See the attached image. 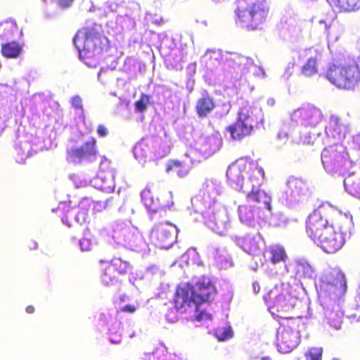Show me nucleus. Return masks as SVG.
Segmentation results:
<instances>
[{
  "label": "nucleus",
  "instance_id": "f257e3e1",
  "mask_svg": "<svg viewBox=\"0 0 360 360\" xmlns=\"http://www.w3.org/2000/svg\"><path fill=\"white\" fill-rule=\"evenodd\" d=\"M352 217L330 204H321L305 221L307 236L328 254L339 251L345 244L344 229Z\"/></svg>",
  "mask_w": 360,
  "mask_h": 360
},
{
  "label": "nucleus",
  "instance_id": "f03ea898",
  "mask_svg": "<svg viewBox=\"0 0 360 360\" xmlns=\"http://www.w3.org/2000/svg\"><path fill=\"white\" fill-rule=\"evenodd\" d=\"M217 292L212 281L207 277L199 279L194 285L184 283L177 287L174 296V307L178 310L194 306L198 309L201 304L210 301Z\"/></svg>",
  "mask_w": 360,
  "mask_h": 360
},
{
  "label": "nucleus",
  "instance_id": "7ed1b4c3",
  "mask_svg": "<svg viewBox=\"0 0 360 360\" xmlns=\"http://www.w3.org/2000/svg\"><path fill=\"white\" fill-rule=\"evenodd\" d=\"M269 13L266 0H238L235 21L248 30H255L264 24Z\"/></svg>",
  "mask_w": 360,
  "mask_h": 360
},
{
  "label": "nucleus",
  "instance_id": "20e7f679",
  "mask_svg": "<svg viewBox=\"0 0 360 360\" xmlns=\"http://www.w3.org/2000/svg\"><path fill=\"white\" fill-rule=\"evenodd\" d=\"M73 42L80 58L84 60L98 57L110 48L108 38L94 27H84L79 30Z\"/></svg>",
  "mask_w": 360,
  "mask_h": 360
},
{
  "label": "nucleus",
  "instance_id": "39448f33",
  "mask_svg": "<svg viewBox=\"0 0 360 360\" xmlns=\"http://www.w3.org/2000/svg\"><path fill=\"white\" fill-rule=\"evenodd\" d=\"M264 300L270 312L278 318L279 329L299 333L302 322L301 318L288 317L279 314L292 307L288 303L286 295L283 289L276 287L271 289L265 296Z\"/></svg>",
  "mask_w": 360,
  "mask_h": 360
},
{
  "label": "nucleus",
  "instance_id": "423d86ee",
  "mask_svg": "<svg viewBox=\"0 0 360 360\" xmlns=\"http://www.w3.org/2000/svg\"><path fill=\"white\" fill-rule=\"evenodd\" d=\"M248 204L240 205L238 208L241 221L255 226L264 219V210H270V197L260 190L251 191L246 195Z\"/></svg>",
  "mask_w": 360,
  "mask_h": 360
},
{
  "label": "nucleus",
  "instance_id": "0eeeda50",
  "mask_svg": "<svg viewBox=\"0 0 360 360\" xmlns=\"http://www.w3.org/2000/svg\"><path fill=\"white\" fill-rule=\"evenodd\" d=\"M247 169L250 172V181L252 183V191L259 190L258 188L264 179V169L243 158L236 160L227 169L226 176L230 186L235 189H241L243 183V174Z\"/></svg>",
  "mask_w": 360,
  "mask_h": 360
},
{
  "label": "nucleus",
  "instance_id": "6e6552de",
  "mask_svg": "<svg viewBox=\"0 0 360 360\" xmlns=\"http://www.w3.org/2000/svg\"><path fill=\"white\" fill-rule=\"evenodd\" d=\"M326 77L338 89L354 91L360 84V68L355 63L333 64L327 70Z\"/></svg>",
  "mask_w": 360,
  "mask_h": 360
},
{
  "label": "nucleus",
  "instance_id": "1a4fd4ad",
  "mask_svg": "<svg viewBox=\"0 0 360 360\" xmlns=\"http://www.w3.org/2000/svg\"><path fill=\"white\" fill-rule=\"evenodd\" d=\"M348 155L345 147L336 143L326 147L321 153V161L328 172H334L344 168Z\"/></svg>",
  "mask_w": 360,
  "mask_h": 360
},
{
  "label": "nucleus",
  "instance_id": "9d476101",
  "mask_svg": "<svg viewBox=\"0 0 360 360\" xmlns=\"http://www.w3.org/2000/svg\"><path fill=\"white\" fill-rule=\"evenodd\" d=\"M253 128V118L250 116L249 110L242 108L238 112L236 120L229 125L226 130L230 134L232 139L240 141L250 136Z\"/></svg>",
  "mask_w": 360,
  "mask_h": 360
},
{
  "label": "nucleus",
  "instance_id": "9b49d317",
  "mask_svg": "<svg viewBox=\"0 0 360 360\" xmlns=\"http://www.w3.org/2000/svg\"><path fill=\"white\" fill-rule=\"evenodd\" d=\"M177 231L178 229L175 225L165 221L155 224L150 235L160 247L167 249L176 242Z\"/></svg>",
  "mask_w": 360,
  "mask_h": 360
},
{
  "label": "nucleus",
  "instance_id": "f8f14e48",
  "mask_svg": "<svg viewBox=\"0 0 360 360\" xmlns=\"http://www.w3.org/2000/svg\"><path fill=\"white\" fill-rule=\"evenodd\" d=\"M130 269L129 264L120 258H115L107 262L101 275L102 283L106 285H113L118 282L119 276L126 274Z\"/></svg>",
  "mask_w": 360,
  "mask_h": 360
},
{
  "label": "nucleus",
  "instance_id": "ddd939ff",
  "mask_svg": "<svg viewBox=\"0 0 360 360\" xmlns=\"http://www.w3.org/2000/svg\"><path fill=\"white\" fill-rule=\"evenodd\" d=\"M141 201L146 209L152 212L169 208L173 205L172 195L171 193H162L160 198H158L155 200L151 191L147 188L141 192Z\"/></svg>",
  "mask_w": 360,
  "mask_h": 360
},
{
  "label": "nucleus",
  "instance_id": "4468645a",
  "mask_svg": "<svg viewBox=\"0 0 360 360\" xmlns=\"http://www.w3.org/2000/svg\"><path fill=\"white\" fill-rule=\"evenodd\" d=\"M299 333L278 329L277 347L280 352L286 354L295 348L298 343Z\"/></svg>",
  "mask_w": 360,
  "mask_h": 360
},
{
  "label": "nucleus",
  "instance_id": "2eb2a0df",
  "mask_svg": "<svg viewBox=\"0 0 360 360\" xmlns=\"http://www.w3.org/2000/svg\"><path fill=\"white\" fill-rule=\"evenodd\" d=\"M96 154V141L94 138H91L89 141L85 142L81 147L72 148L68 152V158L72 161L89 158Z\"/></svg>",
  "mask_w": 360,
  "mask_h": 360
},
{
  "label": "nucleus",
  "instance_id": "dca6fc26",
  "mask_svg": "<svg viewBox=\"0 0 360 360\" xmlns=\"http://www.w3.org/2000/svg\"><path fill=\"white\" fill-rule=\"evenodd\" d=\"M215 107L214 98L207 91H205L197 99L195 110L199 117L204 118L211 113Z\"/></svg>",
  "mask_w": 360,
  "mask_h": 360
},
{
  "label": "nucleus",
  "instance_id": "f3484780",
  "mask_svg": "<svg viewBox=\"0 0 360 360\" xmlns=\"http://www.w3.org/2000/svg\"><path fill=\"white\" fill-rule=\"evenodd\" d=\"M320 110L314 106L307 105L295 110L292 113V117L295 121H303L311 124L319 117Z\"/></svg>",
  "mask_w": 360,
  "mask_h": 360
},
{
  "label": "nucleus",
  "instance_id": "a211bd4d",
  "mask_svg": "<svg viewBox=\"0 0 360 360\" xmlns=\"http://www.w3.org/2000/svg\"><path fill=\"white\" fill-rule=\"evenodd\" d=\"M325 130L328 136L340 139L345 136L347 127L340 117L332 115L329 118L328 125L326 127Z\"/></svg>",
  "mask_w": 360,
  "mask_h": 360
},
{
  "label": "nucleus",
  "instance_id": "6ab92c4d",
  "mask_svg": "<svg viewBox=\"0 0 360 360\" xmlns=\"http://www.w3.org/2000/svg\"><path fill=\"white\" fill-rule=\"evenodd\" d=\"M347 289L346 281L345 276L342 274L339 275L335 278V283H331L327 284V290L328 291V295H333L331 299L334 301L342 295Z\"/></svg>",
  "mask_w": 360,
  "mask_h": 360
},
{
  "label": "nucleus",
  "instance_id": "aec40b11",
  "mask_svg": "<svg viewBox=\"0 0 360 360\" xmlns=\"http://www.w3.org/2000/svg\"><path fill=\"white\" fill-rule=\"evenodd\" d=\"M323 315L329 325L337 329L340 328L342 313L338 304L324 308Z\"/></svg>",
  "mask_w": 360,
  "mask_h": 360
},
{
  "label": "nucleus",
  "instance_id": "412c9836",
  "mask_svg": "<svg viewBox=\"0 0 360 360\" xmlns=\"http://www.w3.org/2000/svg\"><path fill=\"white\" fill-rule=\"evenodd\" d=\"M22 51V46L15 41H11L1 44V53L6 58H16Z\"/></svg>",
  "mask_w": 360,
  "mask_h": 360
},
{
  "label": "nucleus",
  "instance_id": "4be33fe9",
  "mask_svg": "<svg viewBox=\"0 0 360 360\" xmlns=\"http://www.w3.org/2000/svg\"><path fill=\"white\" fill-rule=\"evenodd\" d=\"M167 173H174L180 177L185 176L189 172L188 165L178 160H169L165 167Z\"/></svg>",
  "mask_w": 360,
  "mask_h": 360
},
{
  "label": "nucleus",
  "instance_id": "5701e85b",
  "mask_svg": "<svg viewBox=\"0 0 360 360\" xmlns=\"http://www.w3.org/2000/svg\"><path fill=\"white\" fill-rule=\"evenodd\" d=\"M1 22L5 40H8L15 36L22 35V30L13 20H7Z\"/></svg>",
  "mask_w": 360,
  "mask_h": 360
},
{
  "label": "nucleus",
  "instance_id": "b1692460",
  "mask_svg": "<svg viewBox=\"0 0 360 360\" xmlns=\"http://www.w3.org/2000/svg\"><path fill=\"white\" fill-rule=\"evenodd\" d=\"M208 226L217 233L224 235L227 231V224L220 216L213 214L207 219Z\"/></svg>",
  "mask_w": 360,
  "mask_h": 360
},
{
  "label": "nucleus",
  "instance_id": "393cba45",
  "mask_svg": "<svg viewBox=\"0 0 360 360\" xmlns=\"http://www.w3.org/2000/svg\"><path fill=\"white\" fill-rule=\"evenodd\" d=\"M269 252L271 254L270 260L274 264L285 262L288 257L283 247L278 245L271 246Z\"/></svg>",
  "mask_w": 360,
  "mask_h": 360
},
{
  "label": "nucleus",
  "instance_id": "a878e982",
  "mask_svg": "<svg viewBox=\"0 0 360 360\" xmlns=\"http://www.w3.org/2000/svg\"><path fill=\"white\" fill-rule=\"evenodd\" d=\"M343 11H354L360 8V0H338L333 4Z\"/></svg>",
  "mask_w": 360,
  "mask_h": 360
},
{
  "label": "nucleus",
  "instance_id": "bb28decb",
  "mask_svg": "<svg viewBox=\"0 0 360 360\" xmlns=\"http://www.w3.org/2000/svg\"><path fill=\"white\" fill-rule=\"evenodd\" d=\"M317 59L310 57L302 68V73L304 76H311L317 72Z\"/></svg>",
  "mask_w": 360,
  "mask_h": 360
},
{
  "label": "nucleus",
  "instance_id": "cd10ccee",
  "mask_svg": "<svg viewBox=\"0 0 360 360\" xmlns=\"http://www.w3.org/2000/svg\"><path fill=\"white\" fill-rule=\"evenodd\" d=\"M109 162L105 161L101 163L98 170V176L101 179H107L113 181L115 178V172L112 169L109 167Z\"/></svg>",
  "mask_w": 360,
  "mask_h": 360
},
{
  "label": "nucleus",
  "instance_id": "c85d7f7f",
  "mask_svg": "<svg viewBox=\"0 0 360 360\" xmlns=\"http://www.w3.org/2000/svg\"><path fill=\"white\" fill-rule=\"evenodd\" d=\"M323 348L321 347H313L307 349L304 354L307 360H322Z\"/></svg>",
  "mask_w": 360,
  "mask_h": 360
},
{
  "label": "nucleus",
  "instance_id": "c756f323",
  "mask_svg": "<svg viewBox=\"0 0 360 360\" xmlns=\"http://www.w3.org/2000/svg\"><path fill=\"white\" fill-rule=\"evenodd\" d=\"M215 337L219 341H224L232 337L233 333L230 327L219 328L215 330Z\"/></svg>",
  "mask_w": 360,
  "mask_h": 360
},
{
  "label": "nucleus",
  "instance_id": "7c9ffc66",
  "mask_svg": "<svg viewBox=\"0 0 360 360\" xmlns=\"http://www.w3.org/2000/svg\"><path fill=\"white\" fill-rule=\"evenodd\" d=\"M243 248L249 253H253L258 249L257 244L250 237L245 238L242 242Z\"/></svg>",
  "mask_w": 360,
  "mask_h": 360
},
{
  "label": "nucleus",
  "instance_id": "2f4dec72",
  "mask_svg": "<svg viewBox=\"0 0 360 360\" xmlns=\"http://www.w3.org/2000/svg\"><path fill=\"white\" fill-rule=\"evenodd\" d=\"M313 272V269L309 264H301L297 269V274L303 278H311Z\"/></svg>",
  "mask_w": 360,
  "mask_h": 360
},
{
  "label": "nucleus",
  "instance_id": "473e14b6",
  "mask_svg": "<svg viewBox=\"0 0 360 360\" xmlns=\"http://www.w3.org/2000/svg\"><path fill=\"white\" fill-rule=\"evenodd\" d=\"M150 96L142 94L140 99L136 101V110L143 112L146 110L150 103Z\"/></svg>",
  "mask_w": 360,
  "mask_h": 360
},
{
  "label": "nucleus",
  "instance_id": "72a5a7b5",
  "mask_svg": "<svg viewBox=\"0 0 360 360\" xmlns=\"http://www.w3.org/2000/svg\"><path fill=\"white\" fill-rule=\"evenodd\" d=\"M197 314L195 315V319L200 321L202 320H209L211 319V315L205 311H200L199 307L198 309L195 307Z\"/></svg>",
  "mask_w": 360,
  "mask_h": 360
},
{
  "label": "nucleus",
  "instance_id": "f704fd0d",
  "mask_svg": "<svg viewBox=\"0 0 360 360\" xmlns=\"http://www.w3.org/2000/svg\"><path fill=\"white\" fill-rule=\"evenodd\" d=\"M71 105L76 110H82L83 109L82 100L79 96H75L72 97L71 100Z\"/></svg>",
  "mask_w": 360,
  "mask_h": 360
},
{
  "label": "nucleus",
  "instance_id": "c9c22d12",
  "mask_svg": "<svg viewBox=\"0 0 360 360\" xmlns=\"http://www.w3.org/2000/svg\"><path fill=\"white\" fill-rule=\"evenodd\" d=\"M292 186L297 190V193H303V188L306 187L305 184L300 179H295L292 182Z\"/></svg>",
  "mask_w": 360,
  "mask_h": 360
},
{
  "label": "nucleus",
  "instance_id": "e433bc0d",
  "mask_svg": "<svg viewBox=\"0 0 360 360\" xmlns=\"http://www.w3.org/2000/svg\"><path fill=\"white\" fill-rule=\"evenodd\" d=\"M79 245L82 251H87L90 249L91 241L87 238H82L79 240Z\"/></svg>",
  "mask_w": 360,
  "mask_h": 360
},
{
  "label": "nucleus",
  "instance_id": "4c0bfd02",
  "mask_svg": "<svg viewBox=\"0 0 360 360\" xmlns=\"http://www.w3.org/2000/svg\"><path fill=\"white\" fill-rule=\"evenodd\" d=\"M97 134L101 137H105L108 134V128L103 124H99L96 129Z\"/></svg>",
  "mask_w": 360,
  "mask_h": 360
},
{
  "label": "nucleus",
  "instance_id": "58836bf2",
  "mask_svg": "<svg viewBox=\"0 0 360 360\" xmlns=\"http://www.w3.org/2000/svg\"><path fill=\"white\" fill-rule=\"evenodd\" d=\"M56 4L62 8H65L70 6L73 0H55Z\"/></svg>",
  "mask_w": 360,
  "mask_h": 360
},
{
  "label": "nucleus",
  "instance_id": "ea45409f",
  "mask_svg": "<svg viewBox=\"0 0 360 360\" xmlns=\"http://www.w3.org/2000/svg\"><path fill=\"white\" fill-rule=\"evenodd\" d=\"M134 311L135 307L131 304L124 306L120 309V311L121 312L133 313Z\"/></svg>",
  "mask_w": 360,
  "mask_h": 360
},
{
  "label": "nucleus",
  "instance_id": "a19ab883",
  "mask_svg": "<svg viewBox=\"0 0 360 360\" xmlns=\"http://www.w3.org/2000/svg\"><path fill=\"white\" fill-rule=\"evenodd\" d=\"M27 246L30 250H35L37 248V243L34 240H30L27 242Z\"/></svg>",
  "mask_w": 360,
  "mask_h": 360
},
{
  "label": "nucleus",
  "instance_id": "79ce46f5",
  "mask_svg": "<svg viewBox=\"0 0 360 360\" xmlns=\"http://www.w3.org/2000/svg\"><path fill=\"white\" fill-rule=\"evenodd\" d=\"M252 288H253V290L254 292L257 294L259 293V290H260V286H259V284L257 283V282H254L252 283Z\"/></svg>",
  "mask_w": 360,
  "mask_h": 360
},
{
  "label": "nucleus",
  "instance_id": "37998d69",
  "mask_svg": "<svg viewBox=\"0 0 360 360\" xmlns=\"http://www.w3.org/2000/svg\"><path fill=\"white\" fill-rule=\"evenodd\" d=\"M34 306L32 305H29L26 307V311L28 313V314H32L34 312Z\"/></svg>",
  "mask_w": 360,
  "mask_h": 360
},
{
  "label": "nucleus",
  "instance_id": "c03bdc74",
  "mask_svg": "<svg viewBox=\"0 0 360 360\" xmlns=\"http://www.w3.org/2000/svg\"><path fill=\"white\" fill-rule=\"evenodd\" d=\"M5 40L1 22H0V41Z\"/></svg>",
  "mask_w": 360,
  "mask_h": 360
},
{
  "label": "nucleus",
  "instance_id": "a18cd8bd",
  "mask_svg": "<svg viewBox=\"0 0 360 360\" xmlns=\"http://www.w3.org/2000/svg\"><path fill=\"white\" fill-rule=\"evenodd\" d=\"M162 22H164V20L162 18L160 19V20H155L154 21V23L157 24V25H160Z\"/></svg>",
  "mask_w": 360,
  "mask_h": 360
},
{
  "label": "nucleus",
  "instance_id": "49530a36",
  "mask_svg": "<svg viewBox=\"0 0 360 360\" xmlns=\"http://www.w3.org/2000/svg\"><path fill=\"white\" fill-rule=\"evenodd\" d=\"M125 297H126L125 295L120 297V302H121L124 301L125 300V299H124Z\"/></svg>",
  "mask_w": 360,
  "mask_h": 360
},
{
  "label": "nucleus",
  "instance_id": "de8ad7c7",
  "mask_svg": "<svg viewBox=\"0 0 360 360\" xmlns=\"http://www.w3.org/2000/svg\"><path fill=\"white\" fill-rule=\"evenodd\" d=\"M262 360H271V358L269 356H264L262 357Z\"/></svg>",
  "mask_w": 360,
  "mask_h": 360
},
{
  "label": "nucleus",
  "instance_id": "09e8293b",
  "mask_svg": "<svg viewBox=\"0 0 360 360\" xmlns=\"http://www.w3.org/2000/svg\"><path fill=\"white\" fill-rule=\"evenodd\" d=\"M331 4H333L334 3H335L336 1H338V0H328Z\"/></svg>",
  "mask_w": 360,
  "mask_h": 360
},
{
  "label": "nucleus",
  "instance_id": "8fccbe9b",
  "mask_svg": "<svg viewBox=\"0 0 360 360\" xmlns=\"http://www.w3.org/2000/svg\"><path fill=\"white\" fill-rule=\"evenodd\" d=\"M99 262H100V263H101V264H103V263H104V260L101 259V260L99 261Z\"/></svg>",
  "mask_w": 360,
  "mask_h": 360
}]
</instances>
